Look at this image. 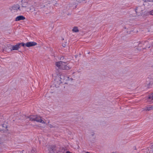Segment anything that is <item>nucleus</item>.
<instances>
[{
	"label": "nucleus",
	"instance_id": "f257e3e1",
	"mask_svg": "<svg viewBox=\"0 0 153 153\" xmlns=\"http://www.w3.org/2000/svg\"><path fill=\"white\" fill-rule=\"evenodd\" d=\"M73 79L61 74L60 76L56 77L55 79L54 85L56 88H58L63 83L64 84H71Z\"/></svg>",
	"mask_w": 153,
	"mask_h": 153
},
{
	"label": "nucleus",
	"instance_id": "f03ea898",
	"mask_svg": "<svg viewBox=\"0 0 153 153\" xmlns=\"http://www.w3.org/2000/svg\"><path fill=\"white\" fill-rule=\"evenodd\" d=\"M24 0L22 1V6L21 7L20 11L32 12L35 11V8L30 4L27 2H24Z\"/></svg>",
	"mask_w": 153,
	"mask_h": 153
},
{
	"label": "nucleus",
	"instance_id": "7ed1b4c3",
	"mask_svg": "<svg viewBox=\"0 0 153 153\" xmlns=\"http://www.w3.org/2000/svg\"><path fill=\"white\" fill-rule=\"evenodd\" d=\"M55 65L59 68L62 70H69L71 68L68 64H66V63L63 61L57 62L55 63Z\"/></svg>",
	"mask_w": 153,
	"mask_h": 153
},
{
	"label": "nucleus",
	"instance_id": "20e7f679",
	"mask_svg": "<svg viewBox=\"0 0 153 153\" xmlns=\"http://www.w3.org/2000/svg\"><path fill=\"white\" fill-rule=\"evenodd\" d=\"M48 148L50 153L58 152L59 151L58 147L54 145H49Z\"/></svg>",
	"mask_w": 153,
	"mask_h": 153
},
{
	"label": "nucleus",
	"instance_id": "39448f33",
	"mask_svg": "<svg viewBox=\"0 0 153 153\" xmlns=\"http://www.w3.org/2000/svg\"><path fill=\"white\" fill-rule=\"evenodd\" d=\"M144 7L143 6H139L135 9L136 14L137 16H142L144 10Z\"/></svg>",
	"mask_w": 153,
	"mask_h": 153
},
{
	"label": "nucleus",
	"instance_id": "423d86ee",
	"mask_svg": "<svg viewBox=\"0 0 153 153\" xmlns=\"http://www.w3.org/2000/svg\"><path fill=\"white\" fill-rule=\"evenodd\" d=\"M12 45H8L5 47L3 49V50L4 51L9 52L10 51H12Z\"/></svg>",
	"mask_w": 153,
	"mask_h": 153
},
{
	"label": "nucleus",
	"instance_id": "0eeeda50",
	"mask_svg": "<svg viewBox=\"0 0 153 153\" xmlns=\"http://www.w3.org/2000/svg\"><path fill=\"white\" fill-rule=\"evenodd\" d=\"M37 45L36 42H28L25 44V46L27 47H30Z\"/></svg>",
	"mask_w": 153,
	"mask_h": 153
},
{
	"label": "nucleus",
	"instance_id": "6e6552de",
	"mask_svg": "<svg viewBox=\"0 0 153 153\" xmlns=\"http://www.w3.org/2000/svg\"><path fill=\"white\" fill-rule=\"evenodd\" d=\"M35 121L37 122H39L44 124L45 123L44 121L39 116H36Z\"/></svg>",
	"mask_w": 153,
	"mask_h": 153
},
{
	"label": "nucleus",
	"instance_id": "1a4fd4ad",
	"mask_svg": "<svg viewBox=\"0 0 153 153\" xmlns=\"http://www.w3.org/2000/svg\"><path fill=\"white\" fill-rule=\"evenodd\" d=\"M12 50H17L20 48L19 45L18 43L14 45H12Z\"/></svg>",
	"mask_w": 153,
	"mask_h": 153
},
{
	"label": "nucleus",
	"instance_id": "9d476101",
	"mask_svg": "<svg viewBox=\"0 0 153 153\" xmlns=\"http://www.w3.org/2000/svg\"><path fill=\"white\" fill-rule=\"evenodd\" d=\"M12 8L14 10L17 11L19 10L20 11L21 7H19V5L18 4H16L13 6Z\"/></svg>",
	"mask_w": 153,
	"mask_h": 153
},
{
	"label": "nucleus",
	"instance_id": "9b49d317",
	"mask_svg": "<svg viewBox=\"0 0 153 153\" xmlns=\"http://www.w3.org/2000/svg\"><path fill=\"white\" fill-rule=\"evenodd\" d=\"M153 110V106L151 105H149L147 107H146V108L143 109V111H149Z\"/></svg>",
	"mask_w": 153,
	"mask_h": 153
},
{
	"label": "nucleus",
	"instance_id": "f8f14e48",
	"mask_svg": "<svg viewBox=\"0 0 153 153\" xmlns=\"http://www.w3.org/2000/svg\"><path fill=\"white\" fill-rule=\"evenodd\" d=\"M25 19V17L23 16H19L17 17L15 21H17L20 20H23Z\"/></svg>",
	"mask_w": 153,
	"mask_h": 153
},
{
	"label": "nucleus",
	"instance_id": "ddd939ff",
	"mask_svg": "<svg viewBox=\"0 0 153 153\" xmlns=\"http://www.w3.org/2000/svg\"><path fill=\"white\" fill-rule=\"evenodd\" d=\"M148 101L151 103L153 102V93L149 96Z\"/></svg>",
	"mask_w": 153,
	"mask_h": 153
},
{
	"label": "nucleus",
	"instance_id": "4468645a",
	"mask_svg": "<svg viewBox=\"0 0 153 153\" xmlns=\"http://www.w3.org/2000/svg\"><path fill=\"white\" fill-rule=\"evenodd\" d=\"M50 4V1H49L48 3H47V4H46L45 3H43L42 4H41L40 5V7L41 8H43L44 7H45L48 6V7H49L48 6V5H49Z\"/></svg>",
	"mask_w": 153,
	"mask_h": 153
},
{
	"label": "nucleus",
	"instance_id": "2eb2a0df",
	"mask_svg": "<svg viewBox=\"0 0 153 153\" xmlns=\"http://www.w3.org/2000/svg\"><path fill=\"white\" fill-rule=\"evenodd\" d=\"M72 31L74 32H79V30L78 27H74L72 29Z\"/></svg>",
	"mask_w": 153,
	"mask_h": 153
},
{
	"label": "nucleus",
	"instance_id": "dca6fc26",
	"mask_svg": "<svg viewBox=\"0 0 153 153\" xmlns=\"http://www.w3.org/2000/svg\"><path fill=\"white\" fill-rule=\"evenodd\" d=\"M36 116H31L29 117L30 120L31 121H35Z\"/></svg>",
	"mask_w": 153,
	"mask_h": 153
},
{
	"label": "nucleus",
	"instance_id": "f3484780",
	"mask_svg": "<svg viewBox=\"0 0 153 153\" xmlns=\"http://www.w3.org/2000/svg\"><path fill=\"white\" fill-rule=\"evenodd\" d=\"M67 45V42H64L62 43V46L63 47H66Z\"/></svg>",
	"mask_w": 153,
	"mask_h": 153
},
{
	"label": "nucleus",
	"instance_id": "a211bd4d",
	"mask_svg": "<svg viewBox=\"0 0 153 153\" xmlns=\"http://www.w3.org/2000/svg\"><path fill=\"white\" fill-rule=\"evenodd\" d=\"M31 153H36V149H32L31 151Z\"/></svg>",
	"mask_w": 153,
	"mask_h": 153
},
{
	"label": "nucleus",
	"instance_id": "6ab92c4d",
	"mask_svg": "<svg viewBox=\"0 0 153 153\" xmlns=\"http://www.w3.org/2000/svg\"><path fill=\"white\" fill-rule=\"evenodd\" d=\"M18 44H19V45L20 48V47L21 45L23 47H24L25 45V43H19Z\"/></svg>",
	"mask_w": 153,
	"mask_h": 153
},
{
	"label": "nucleus",
	"instance_id": "aec40b11",
	"mask_svg": "<svg viewBox=\"0 0 153 153\" xmlns=\"http://www.w3.org/2000/svg\"><path fill=\"white\" fill-rule=\"evenodd\" d=\"M48 126L49 127L51 128H54L55 127V126H53L51 124H49L48 125Z\"/></svg>",
	"mask_w": 153,
	"mask_h": 153
},
{
	"label": "nucleus",
	"instance_id": "412c9836",
	"mask_svg": "<svg viewBox=\"0 0 153 153\" xmlns=\"http://www.w3.org/2000/svg\"><path fill=\"white\" fill-rule=\"evenodd\" d=\"M145 2H153V0H143Z\"/></svg>",
	"mask_w": 153,
	"mask_h": 153
},
{
	"label": "nucleus",
	"instance_id": "4be33fe9",
	"mask_svg": "<svg viewBox=\"0 0 153 153\" xmlns=\"http://www.w3.org/2000/svg\"><path fill=\"white\" fill-rule=\"evenodd\" d=\"M150 14L152 15H153V10L150 11L149 12Z\"/></svg>",
	"mask_w": 153,
	"mask_h": 153
},
{
	"label": "nucleus",
	"instance_id": "5701e85b",
	"mask_svg": "<svg viewBox=\"0 0 153 153\" xmlns=\"http://www.w3.org/2000/svg\"><path fill=\"white\" fill-rule=\"evenodd\" d=\"M64 59V57L63 56L62 57L60 58V60H62Z\"/></svg>",
	"mask_w": 153,
	"mask_h": 153
},
{
	"label": "nucleus",
	"instance_id": "b1692460",
	"mask_svg": "<svg viewBox=\"0 0 153 153\" xmlns=\"http://www.w3.org/2000/svg\"><path fill=\"white\" fill-rule=\"evenodd\" d=\"M151 149H152V151H153V144L151 146Z\"/></svg>",
	"mask_w": 153,
	"mask_h": 153
},
{
	"label": "nucleus",
	"instance_id": "393cba45",
	"mask_svg": "<svg viewBox=\"0 0 153 153\" xmlns=\"http://www.w3.org/2000/svg\"><path fill=\"white\" fill-rule=\"evenodd\" d=\"M66 153H72L71 152H70L69 151H67L66 152Z\"/></svg>",
	"mask_w": 153,
	"mask_h": 153
},
{
	"label": "nucleus",
	"instance_id": "a878e982",
	"mask_svg": "<svg viewBox=\"0 0 153 153\" xmlns=\"http://www.w3.org/2000/svg\"><path fill=\"white\" fill-rule=\"evenodd\" d=\"M85 0H79L80 1V2H81V1H85Z\"/></svg>",
	"mask_w": 153,
	"mask_h": 153
},
{
	"label": "nucleus",
	"instance_id": "bb28decb",
	"mask_svg": "<svg viewBox=\"0 0 153 153\" xmlns=\"http://www.w3.org/2000/svg\"><path fill=\"white\" fill-rule=\"evenodd\" d=\"M152 81H151V82L149 83V84H152Z\"/></svg>",
	"mask_w": 153,
	"mask_h": 153
},
{
	"label": "nucleus",
	"instance_id": "cd10ccee",
	"mask_svg": "<svg viewBox=\"0 0 153 153\" xmlns=\"http://www.w3.org/2000/svg\"><path fill=\"white\" fill-rule=\"evenodd\" d=\"M94 133H93V134H92V135H94Z\"/></svg>",
	"mask_w": 153,
	"mask_h": 153
},
{
	"label": "nucleus",
	"instance_id": "c85d7f7f",
	"mask_svg": "<svg viewBox=\"0 0 153 153\" xmlns=\"http://www.w3.org/2000/svg\"><path fill=\"white\" fill-rule=\"evenodd\" d=\"M86 153H90L89 152H86Z\"/></svg>",
	"mask_w": 153,
	"mask_h": 153
},
{
	"label": "nucleus",
	"instance_id": "c756f323",
	"mask_svg": "<svg viewBox=\"0 0 153 153\" xmlns=\"http://www.w3.org/2000/svg\"><path fill=\"white\" fill-rule=\"evenodd\" d=\"M140 43L139 44V45H138V46H139V45L140 44Z\"/></svg>",
	"mask_w": 153,
	"mask_h": 153
},
{
	"label": "nucleus",
	"instance_id": "7c9ffc66",
	"mask_svg": "<svg viewBox=\"0 0 153 153\" xmlns=\"http://www.w3.org/2000/svg\"><path fill=\"white\" fill-rule=\"evenodd\" d=\"M69 7H70V5H69V6H68Z\"/></svg>",
	"mask_w": 153,
	"mask_h": 153
},
{
	"label": "nucleus",
	"instance_id": "2f4dec72",
	"mask_svg": "<svg viewBox=\"0 0 153 153\" xmlns=\"http://www.w3.org/2000/svg\"><path fill=\"white\" fill-rule=\"evenodd\" d=\"M63 87H64V88H65V86H64Z\"/></svg>",
	"mask_w": 153,
	"mask_h": 153
}]
</instances>
